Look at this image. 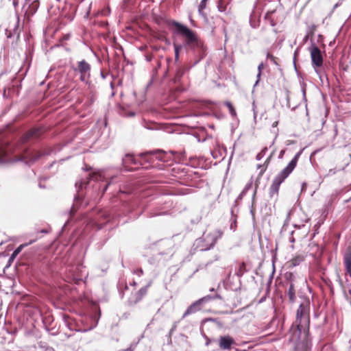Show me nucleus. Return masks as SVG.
<instances>
[{"label":"nucleus","instance_id":"1","mask_svg":"<svg viewBox=\"0 0 351 351\" xmlns=\"http://www.w3.org/2000/svg\"><path fill=\"white\" fill-rule=\"evenodd\" d=\"M104 176L100 172H93L88 175H86L85 178H82L80 180L75 183L76 187L78 188L77 195L75 197L74 202L70 210V215H73L74 213L82 206V195L80 193V190L89 182L90 180H95L96 181L103 180Z\"/></svg>","mask_w":351,"mask_h":351},{"label":"nucleus","instance_id":"2","mask_svg":"<svg viewBox=\"0 0 351 351\" xmlns=\"http://www.w3.org/2000/svg\"><path fill=\"white\" fill-rule=\"evenodd\" d=\"M301 153L302 152L297 153L288 165L276 176L270 186V193L271 195L278 193L280 184L295 169Z\"/></svg>","mask_w":351,"mask_h":351},{"label":"nucleus","instance_id":"3","mask_svg":"<svg viewBox=\"0 0 351 351\" xmlns=\"http://www.w3.org/2000/svg\"><path fill=\"white\" fill-rule=\"evenodd\" d=\"M173 25L181 34L185 36L186 45L189 47L195 50L197 49L198 53H203L204 49L202 43L197 38L196 36L191 29L178 22H174Z\"/></svg>","mask_w":351,"mask_h":351},{"label":"nucleus","instance_id":"4","mask_svg":"<svg viewBox=\"0 0 351 351\" xmlns=\"http://www.w3.org/2000/svg\"><path fill=\"white\" fill-rule=\"evenodd\" d=\"M222 232L215 230L209 233H204L203 237L195 241V245L201 251H206L213 247L217 241L221 237Z\"/></svg>","mask_w":351,"mask_h":351},{"label":"nucleus","instance_id":"5","mask_svg":"<svg viewBox=\"0 0 351 351\" xmlns=\"http://www.w3.org/2000/svg\"><path fill=\"white\" fill-rule=\"evenodd\" d=\"M309 50L311 53L312 65L315 68V72L319 75V71L316 68L321 66L323 64L322 52L320 49L315 45H312V46L309 48Z\"/></svg>","mask_w":351,"mask_h":351},{"label":"nucleus","instance_id":"6","mask_svg":"<svg viewBox=\"0 0 351 351\" xmlns=\"http://www.w3.org/2000/svg\"><path fill=\"white\" fill-rule=\"evenodd\" d=\"M167 153L162 149H157L154 151H150L147 152L141 153L138 154L139 157L143 158L146 162H151L153 158L160 160V161H167V160L165 158Z\"/></svg>","mask_w":351,"mask_h":351},{"label":"nucleus","instance_id":"7","mask_svg":"<svg viewBox=\"0 0 351 351\" xmlns=\"http://www.w3.org/2000/svg\"><path fill=\"white\" fill-rule=\"evenodd\" d=\"M213 298H219V296L218 295H216L215 297H212L210 295H206L205 297H203L202 298L197 300L194 303H193L191 305H190L186 311L184 312L182 317H185L189 315H191L192 313H195V312L200 310V305L204 302H207L210 301V300Z\"/></svg>","mask_w":351,"mask_h":351},{"label":"nucleus","instance_id":"8","mask_svg":"<svg viewBox=\"0 0 351 351\" xmlns=\"http://www.w3.org/2000/svg\"><path fill=\"white\" fill-rule=\"evenodd\" d=\"M296 321L299 322V324L297 326V328L295 329V332L298 331L300 332V325L302 324V322L304 321L306 322L307 321V309L306 307L301 304L297 311L296 313Z\"/></svg>","mask_w":351,"mask_h":351},{"label":"nucleus","instance_id":"9","mask_svg":"<svg viewBox=\"0 0 351 351\" xmlns=\"http://www.w3.org/2000/svg\"><path fill=\"white\" fill-rule=\"evenodd\" d=\"M234 343V340L229 335L221 336L219 338V346L222 350H230Z\"/></svg>","mask_w":351,"mask_h":351},{"label":"nucleus","instance_id":"10","mask_svg":"<svg viewBox=\"0 0 351 351\" xmlns=\"http://www.w3.org/2000/svg\"><path fill=\"white\" fill-rule=\"evenodd\" d=\"M41 133H42L41 130L39 128L32 129V130L27 132L22 136L21 141H23V143H27L29 141H31L33 139H36L40 136Z\"/></svg>","mask_w":351,"mask_h":351},{"label":"nucleus","instance_id":"11","mask_svg":"<svg viewBox=\"0 0 351 351\" xmlns=\"http://www.w3.org/2000/svg\"><path fill=\"white\" fill-rule=\"evenodd\" d=\"M43 154L40 152H27L24 156L23 159L25 160L26 164H30L36 161L38 158L42 156Z\"/></svg>","mask_w":351,"mask_h":351},{"label":"nucleus","instance_id":"12","mask_svg":"<svg viewBox=\"0 0 351 351\" xmlns=\"http://www.w3.org/2000/svg\"><path fill=\"white\" fill-rule=\"evenodd\" d=\"M39 7V1L38 0L34 1L28 7L27 10L25 11V17L27 19H29L31 16H32L37 11L38 8Z\"/></svg>","mask_w":351,"mask_h":351},{"label":"nucleus","instance_id":"13","mask_svg":"<svg viewBox=\"0 0 351 351\" xmlns=\"http://www.w3.org/2000/svg\"><path fill=\"white\" fill-rule=\"evenodd\" d=\"M77 70L80 73L90 74V65L85 60L78 62Z\"/></svg>","mask_w":351,"mask_h":351},{"label":"nucleus","instance_id":"14","mask_svg":"<svg viewBox=\"0 0 351 351\" xmlns=\"http://www.w3.org/2000/svg\"><path fill=\"white\" fill-rule=\"evenodd\" d=\"M129 163L136 165L138 162L133 155L128 154L125 156V158H123V165L126 167Z\"/></svg>","mask_w":351,"mask_h":351},{"label":"nucleus","instance_id":"15","mask_svg":"<svg viewBox=\"0 0 351 351\" xmlns=\"http://www.w3.org/2000/svg\"><path fill=\"white\" fill-rule=\"evenodd\" d=\"M8 152V148L3 143H0V162H4L6 161V156Z\"/></svg>","mask_w":351,"mask_h":351},{"label":"nucleus","instance_id":"16","mask_svg":"<svg viewBox=\"0 0 351 351\" xmlns=\"http://www.w3.org/2000/svg\"><path fill=\"white\" fill-rule=\"evenodd\" d=\"M287 295L289 299V301L291 302H294L295 300V289L294 287V285L292 282L290 283L288 291H287Z\"/></svg>","mask_w":351,"mask_h":351},{"label":"nucleus","instance_id":"17","mask_svg":"<svg viewBox=\"0 0 351 351\" xmlns=\"http://www.w3.org/2000/svg\"><path fill=\"white\" fill-rule=\"evenodd\" d=\"M36 240H32V241H30L28 243H25V244H22V245H20L14 251V252L12 253L11 257H10V259H13L14 258V257L16 256H17L20 252L22 250V249L24 247H26L32 243H33Z\"/></svg>","mask_w":351,"mask_h":351},{"label":"nucleus","instance_id":"18","mask_svg":"<svg viewBox=\"0 0 351 351\" xmlns=\"http://www.w3.org/2000/svg\"><path fill=\"white\" fill-rule=\"evenodd\" d=\"M304 261V257L302 256H297L294 258H293L290 261L289 264L290 266L295 267L297 265H299L302 261Z\"/></svg>","mask_w":351,"mask_h":351},{"label":"nucleus","instance_id":"19","mask_svg":"<svg viewBox=\"0 0 351 351\" xmlns=\"http://www.w3.org/2000/svg\"><path fill=\"white\" fill-rule=\"evenodd\" d=\"M344 264L346 269H351V252H347L344 256Z\"/></svg>","mask_w":351,"mask_h":351},{"label":"nucleus","instance_id":"20","mask_svg":"<svg viewBox=\"0 0 351 351\" xmlns=\"http://www.w3.org/2000/svg\"><path fill=\"white\" fill-rule=\"evenodd\" d=\"M294 351H308V346L306 343L299 342L295 345Z\"/></svg>","mask_w":351,"mask_h":351},{"label":"nucleus","instance_id":"21","mask_svg":"<svg viewBox=\"0 0 351 351\" xmlns=\"http://www.w3.org/2000/svg\"><path fill=\"white\" fill-rule=\"evenodd\" d=\"M150 285L149 284L147 286L142 287L138 292H137V300H141L147 293V287Z\"/></svg>","mask_w":351,"mask_h":351},{"label":"nucleus","instance_id":"22","mask_svg":"<svg viewBox=\"0 0 351 351\" xmlns=\"http://www.w3.org/2000/svg\"><path fill=\"white\" fill-rule=\"evenodd\" d=\"M264 69V64L263 62H261V64H259V65L258 66V74L256 75V77H257V80L254 84V86H256L258 82H259V80H260V77H261V72H262V70Z\"/></svg>","mask_w":351,"mask_h":351},{"label":"nucleus","instance_id":"23","mask_svg":"<svg viewBox=\"0 0 351 351\" xmlns=\"http://www.w3.org/2000/svg\"><path fill=\"white\" fill-rule=\"evenodd\" d=\"M206 1H207V0H202L200 4L199 5L198 11L200 14H202L203 10L206 8Z\"/></svg>","mask_w":351,"mask_h":351},{"label":"nucleus","instance_id":"24","mask_svg":"<svg viewBox=\"0 0 351 351\" xmlns=\"http://www.w3.org/2000/svg\"><path fill=\"white\" fill-rule=\"evenodd\" d=\"M267 151V148L265 147L261 150L260 153H258L256 156V160H260L265 154L266 152Z\"/></svg>","mask_w":351,"mask_h":351},{"label":"nucleus","instance_id":"25","mask_svg":"<svg viewBox=\"0 0 351 351\" xmlns=\"http://www.w3.org/2000/svg\"><path fill=\"white\" fill-rule=\"evenodd\" d=\"M90 77V74L80 73V80L82 82H86V80Z\"/></svg>","mask_w":351,"mask_h":351},{"label":"nucleus","instance_id":"26","mask_svg":"<svg viewBox=\"0 0 351 351\" xmlns=\"http://www.w3.org/2000/svg\"><path fill=\"white\" fill-rule=\"evenodd\" d=\"M252 182H250V183H247L244 189L243 190V193H246L247 192V191L252 187Z\"/></svg>","mask_w":351,"mask_h":351},{"label":"nucleus","instance_id":"27","mask_svg":"<svg viewBox=\"0 0 351 351\" xmlns=\"http://www.w3.org/2000/svg\"><path fill=\"white\" fill-rule=\"evenodd\" d=\"M173 46H174V51H176V49H177V50H178V52H180V50H181V49H182V45H178V44H176V43H174Z\"/></svg>","mask_w":351,"mask_h":351},{"label":"nucleus","instance_id":"28","mask_svg":"<svg viewBox=\"0 0 351 351\" xmlns=\"http://www.w3.org/2000/svg\"><path fill=\"white\" fill-rule=\"evenodd\" d=\"M252 109H253V112H254V119H256V117L257 116V112L256 111V105H255L254 102H253V104H252Z\"/></svg>","mask_w":351,"mask_h":351},{"label":"nucleus","instance_id":"29","mask_svg":"<svg viewBox=\"0 0 351 351\" xmlns=\"http://www.w3.org/2000/svg\"><path fill=\"white\" fill-rule=\"evenodd\" d=\"M336 173V170L335 169H331L328 171L327 176H332Z\"/></svg>","mask_w":351,"mask_h":351},{"label":"nucleus","instance_id":"30","mask_svg":"<svg viewBox=\"0 0 351 351\" xmlns=\"http://www.w3.org/2000/svg\"><path fill=\"white\" fill-rule=\"evenodd\" d=\"M229 111H230V113L232 116H235L236 115V111L234 109L233 107H231L230 109H229Z\"/></svg>","mask_w":351,"mask_h":351},{"label":"nucleus","instance_id":"31","mask_svg":"<svg viewBox=\"0 0 351 351\" xmlns=\"http://www.w3.org/2000/svg\"><path fill=\"white\" fill-rule=\"evenodd\" d=\"M179 54H180V52L178 51V50L176 49V51H175V62H178V60H179Z\"/></svg>","mask_w":351,"mask_h":351},{"label":"nucleus","instance_id":"32","mask_svg":"<svg viewBox=\"0 0 351 351\" xmlns=\"http://www.w3.org/2000/svg\"><path fill=\"white\" fill-rule=\"evenodd\" d=\"M285 152V150H284V149L281 150L280 154H279L278 158H282L283 157V156H284Z\"/></svg>","mask_w":351,"mask_h":351},{"label":"nucleus","instance_id":"33","mask_svg":"<svg viewBox=\"0 0 351 351\" xmlns=\"http://www.w3.org/2000/svg\"><path fill=\"white\" fill-rule=\"evenodd\" d=\"M293 231L291 232V234L293 235ZM289 241L291 243H294L295 239L293 238V236H291V237L289 238Z\"/></svg>","mask_w":351,"mask_h":351},{"label":"nucleus","instance_id":"34","mask_svg":"<svg viewBox=\"0 0 351 351\" xmlns=\"http://www.w3.org/2000/svg\"><path fill=\"white\" fill-rule=\"evenodd\" d=\"M226 105L227 106L228 109H230L231 107H233L232 105L228 101L226 102Z\"/></svg>","mask_w":351,"mask_h":351},{"label":"nucleus","instance_id":"35","mask_svg":"<svg viewBox=\"0 0 351 351\" xmlns=\"http://www.w3.org/2000/svg\"><path fill=\"white\" fill-rule=\"evenodd\" d=\"M177 75L178 77H180L182 75V71L181 72L180 70L177 72Z\"/></svg>","mask_w":351,"mask_h":351},{"label":"nucleus","instance_id":"36","mask_svg":"<svg viewBox=\"0 0 351 351\" xmlns=\"http://www.w3.org/2000/svg\"><path fill=\"white\" fill-rule=\"evenodd\" d=\"M246 193H243V191L240 193L239 196V199H242V197L245 195Z\"/></svg>","mask_w":351,"mask_h":351},{"label":"nucleus","instance_id":"37","mask_svg":"<svg viewBox=\"0 0 351 351\" xmlns=\"http://www.w3.org/2000/svg\"><path fill=\"white\" fill-rule=\"evenodd\" d=\"M13 5H14V7H16L18 5V1L17 0H14Z\"/></svg>","mask_w":351,"mask_h":351},{"label":"nucleus","instance_id":"38","mask_svg":"<svg viewBox=\"0 0 351 351\" xmlns=\"http://www.w3.org/2000/svg\"><path fill=\"white\" fill-rule=\"evenodd\" d=\"M108 185H109V184H108L105 186V188H104V191H106L107 190V188H108Z\"/></svg>","mask_w":351,"mask_h":351},{"label":"nucleus","instance_id":"39","mask_svg":"<svg viewBox=\"0 0 351 351\" xmlns=\"http://www.w3.org/2000/svg\"><path fill=\"white\" fill-rule=\"evenodd\" d=\"M255 195H256V190L254 191V194H253V197H252L253 200L255 198Z\"/></svg>","mask_w":351,"mask_h":351},{"label":"nucleus","instance_id":"40","mask_svg":"<svg viewBox=\"0 0 351 351\" xmlns=\"http://www.w3.org/2000/svg\"><path fill=\"white\" fill-rule=\"evenodd\" d=\"M209 343H210V339H208V341L206 343V345L208 346L209 344Z\"/></svg>","mask_w":351,"mask_h":351},{"label":"nucleus","instance_id":"41","mask_svg":"<svg viewBox=\"0 0 351 351\" xmlns=\"http://www.w3.org/2000/svg\"><path fill=\"white\" fill-rule=\"evenodd\" d=\"M134 112H131V113H130V116L132 117V116H134Z\"/></svg>","mask_w":351,"mask_h":351},{"label":"nucleus","instance_id":"42","mask_svg":"<svg viewBox=\"0 0 351 351\" xmlns=\"http://www.w3.org/2000/svg\"><path fill=\"white\" fill-rule=\"evenodd\" d=\"M41 232L46 233V232H47V231H46L45 230H41Z\"/></svg>","mask_w":351,"mask_h":351},{"label":"nucleus","instance_id":"43","mask_svg":"<svg viewBox=\"0 0 351 351\" xmlns=\"http://www.w3.org/2000/svg\"><path fill=\"white\" fill-rule=\"evenodd\" d=\"M271 156H272V154L269 156V157L267 158V160H269L270 159V158H271Z\"/></svg>","mask_w":351,"mask_h":351},{"label":"nucleus","instance_id":"44","mask_svg":"<svg viewBox=\"0 0 351 351\" xmlns=\"http://www.w3.org/2000/svg\"><path fill=\"white\" fill-rule=\"evenodd\" d=\"M111 88H113V84L111 82L110 84Z\"/></svg>","mask_w":351,"mask_h":351},{"label":"nucleus","instance_id":"45","mask_svg":"<svg viewBox=\"0 0 351 351\" xmlns=\"http://www.w3.org/2000/svg\"><path fill=\"white\" fill-rule=\"evenodd\" d=\"M101 228H102L101 226L98 225V228L99 229H101Z\"/></svg>","mask_w":351,"mask_h":351},{"label":"nucleus","instance_id":"46","mask_svg":"<svg viewBox=\"0 0 351 351\" xmlns=\"http://www.w3.org/2000/svg\"><path fill=\"white\" fill-rule=\"evenodd\" d=\"M264 171H265V169H263L261 171V173H262Z\"/></svg>","mask_w":351,"mask_h":351},{"label":"nucleus","instance_id":"47","mask_svg":"<svg viewBox=\"0 0 351 351\" xmlns=\"http://www.w3.org/2000/svg\"><path fill=\"white\" fill-rule=\"evenodd\" d=\"M30 0H25L26 3H28Z\"/></svg>","mask_w":351,"mask_h":351},{"label":"nucleus","instance_id":"48","mask_svg":"<svg viewBox=\"0 0 351 351\" xmlns=\"http://www.w3.org/2000/svg\"><path fill=\"white\" fill-rule=\"evenodd\" d=\"M243 266H244L243 265H241V266H240V269H241V268H242Z\"/></svg>","mask_w":351,"mask_h":351},{"label":"nucleus","instance_id":"49","mask_svg":"<svg viewBox=\"0 0 351 351\" xmlns=\"http://www.w3.org/2000/svg\"><path fill=\"white\" fill-rule=\"evenodd\" d=\"M291 340H292V341H294V337H293L291 338Z\"/></svg>","mask_w":351,"mask_h":351}]
</instances>
